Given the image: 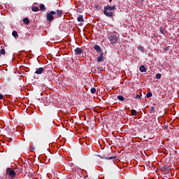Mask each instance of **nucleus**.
<instances>
[{
	"instance_id": "1",
	"label": "nucleus",
	"mask_w": 179,
	"mask_h": 179,
	"mask_svg": "<svg viewBox=\"0 0 179 179\" xmlns=\"http://www.w3.org/2000/svg\"><path fill=\"white\" fill-rule=\"evenodd\" d=\"M116 8L117 6H106L103 7V14L107 17H113L114 16V10Z\"/></svg>"
},
{
	"instance_id": "2",
	"label": "nucleus",
	"mask_w": 179,
	"mask_h": 179,
	"mask_svg": "<svg viewBox=\"0 0 179 179\" xmlns=\"http://www.w3.org/2000/svg\"><path fill=\"white\" fill-rule=\"evenodd\" d=\"M54 15H57V12L52 10L46 14V20L48 22H52L54 20Z\"/></svg>"
},
{
	"instance_id": "3",
	"label": "nucleus",
	"mask_w": 179,
	"mask_h": 179,
	"mask_svg": "<svg viewBox=\"0 0 179 179\" xmlns=\"http://www.w3.org/2000/svg\"><path fill=\"white\" fill-rule=\"evenodd\" d=\"M109 41H110V44L117 45V43H118V37L115 35H112L109 37Z\"/></svg>"
},
{
	"instance_id": "4",
	"label": "nucleus",
	"mask_w": 179,
	"mask_h": 179,
	"mask_svg": "<svg viewBox=\"0 0 179 179\" xmlns=\"http://www.w3.org/2000/svg\"><path fill=\"white\" fill-rule=\"evenodd\" d=\"M6 173H8V175L12 178H15L16 177V172H15V170L12 168H8L7 169Z\"/></svg>"
},
{
	"instance_id": "5",
	"label": "nucleus",
	"mask_w": 179,
	"mask_h": 179,
	"mask_svg": "<svg viewBox=\"0 0 179 179\" xmlns=\"http://www.w3.org/2000/svg\"><path fill=\"white\" fill-rule=\"evenodd\" d=\"M98 157H99L100 159H106V160H113V159H117V157L113 156V157H106V156H101V155H97Z\"/></svg>"
},
{
	"instance_id": "6",
	"label": "nucleus",
	"mask_w": 179,
	"mask_h": 179,
	"mask_svg": "<svg viewBox=\"0 0 179 179\" xmlns=\"http://www.w3.org/2000/svg\"><path fill=\"white\" fill-rule=\"evenodd\" d=\"M104 61V53L101 52L97 58V62H103Z\"/></svg>"
},
{
	"instance_id": "7",
	"label": "nucleus",
	"mask_w": 179,
	"mask_h": 179,
	"mask_svg": "<svg viewBox=\"0 0 179 179\" xmlns=\"http://www.w3.org/2000/svg\"><path fill=\"white\" fill-rule=\"evenodd\" d=\"M43 72H44V68L40 67L38 69H36L35 73L36 75H41V73H43Z\"/></svg>"
},
{
	"instance_id": "8",
	"label": "nucleus",
	"mask_w": 179,
	"mask_h": 179,
	"mask_svg": "<svg viewBox=\"0 0 179 179\" xmlns=\"http://www.w3.org/2000/svg\"><path fill=\"white\" fill-rule=\"evenodd\" d=\"M74 52L76 54V55H80V54H82V52H83V50H82L80 48H76L74 50Z\"/></svg>"
},
{
	"instance_id": "9",
	"label": "nucleus",
	"mask_w": 179,
	"mask_h": 179,
	"mask_svg": "<svg viewBox=\"0 0 179 179\" xmlns=\"http://www.w3.org/2000/svg\"><path fill=\"white\" fill-rule=\"evenodd\" d=\"M94 48L96 51V52H98V54H100V52H101V47H100L99 45H94Z\"/></svg>"
},
{
	"instance_id": "10",
	"label": "nucleus",
	"mask_w": 179,
	"mask_h": 179,
	"mask_svg": "<svg viewBox=\"0 0 179 179\" xmlns=\"http://www.w3.org/2000/svg\"><path fill=\"white\" fill-rule=\"evenodd\" d=\"M55 12L58 17H62V15H64V11H62V10H57Z\"/></svg>"
},
{
	"instance_id": "11",
	"label": "nucleus",
	"mask_w": 179,
	"mask_h": 179,
	"mask_svg": "<svg viewBox=\"0 0 179 179\" xmlns=\"http://www.w3.org/2000/svg\"><path fill=\"white\" fill-rule=\"evenodd\" d=\"M139 71L140 72H146L148 71V69H146V67H145L144 65H141L140 67H139Z\"/></svg>"
},
{
	"instance_id": "12",
	"label": "nucleus",
	"mask_w": 179,
	"mask_h": 179,
	"mask_svg": "<svg viewBox=\"0 0 179 179\" xmlns=\"http://www.w3.org/2000/svg\"><path fill=\"white\" fill-rule=\"evenodd\" d=\"M77 20L78 22H85V20L83 19V15H80L77 18Z\"/></svg>"
},
{
	"instance_id": "13",
	"label": "nucleus",
	"mask_w": 179,
	"mask_h": 179,
	"mask_svg": "<svg viewBox=\"0 0 179 179\" xmlns=\"http://www.w3.org/2000/svg\"><path fill=\"white\" fill-rule=\"evenodd\" d=\"M162 34H166L167 33V31H166V29L164 28H163V27H161L160 29H159Z\"/></svg>"
},
{
	"instance_id": "14",
	"label": "nucleus",
	"mask_w": 179,
	"mask_h": 179,
	"mask_svg": "<svg viewBox=\"0 0 179 179\" xmlns=\"http://www.w3.org/2000/svg\"><path fill=\"white\" fill-rule=\"evenodd\" d=\"M32 12H38L40 9L37 6H32L31 7Z\"/></svg>"
},
{
	"instance_id": "15",
	"label": "nucleus",
	"mask_w": 179,
	"mask_h": 179,
	"mask_svg": "<svg viewBox=\"0 0 179 179\" xmlns=\"http://www.w3.org/2000/svg\"><path fill=\"white\" fill-rule=\"evenodd\" d=\"M117 100H120V101H124L125 100V98L122 95H118L117 96Z\"/></svg>"
},
{
	"instance_id": "16",
	"label": "nucleus",
	"mask_w": 179,
	"mask_h": 179,
	"mask_svg": "<svg viewBox=\"0 0 179 179\" xmlns=\"http://www.w3.org/2000/svg\"><path fill=\"white\" fill-rule=\"evenodd\" d=\"M23 22L24 23V24H29V23H30V20H29V18H24Z\"/></svg>"
},
{
	"instance_id": "17",
	"label": "nucleus",
	"mask_w": 179,
	"mask_h": 179,
	"mask_svg": "<svg viewBox=\"0 0 179 179\" xmlns=\"http://www.w3.org/2000/svg\"><path fill=\"white\" fill-rule=\"evenodd\" d=\"M6 52L5 51V49H1L0 50V55H6Z\"/></svg>"
},
{
	"instance_id": "18",
	"label": "nucleus",
	"mask_w": 179,
	"mask_h": 179,
	"mask_svg": "<svg viewBox=\"0 0 179 179\" xmlns=\"http://www.w3.org/2000/svg\"><path fill=\"white\" fill-rule=\"evenodd\" d=\"M92 94H96V92H97V90H96V88L92 87L90 90Z\"/></svg>"
},
{
	"instance_id": "19",
	"label": "nucleus",
	"mask_w": 179,
	"mask_h": 179,
	"mask_svg": "<svg viewBox=\"0 0 179 179\" xmlns=\"http://www.w3.org/2000/svg\"><path fill=\"white\" fill-rule=\"evenodd\" d=\"M41 10H45V6H44V4H41L39 6Z\"/></svg>"
},
{
	"instance_id": "20",
	"label": "nucleus",
	"mask_w": 179,
	"mask_h": 179,
	"mask_svg": "<svg viewBox=\"0 0 179 179\" xmlns=\"http://www.w3.org/2000/svg\"><path fill=\"white\" fill-rule=\"evenodd\" d=\"M136 114H138V113L136 112V110L132 109L131 110V115L135 116V115H136Z\"/></svg>"
},
{
	"instance_id": "21",
	"label": "nucleus",
	"mask_w": 179,
	"mask_h": 179,
	"mask_svg": "<svg viewBox=\"0 0 179 179\" xmlns=\"http://www.w3.org/2000/svg\"><path fill=\"white\" fill-rule=\"evenodd\" d=\"M12 34H13V37H15V38H16V37H18L17 31H13L12 32Z\"/></svg>"
},
{
	"instance_id": "22",
	"label": "nucleus",
	"mask_w": 179,
	"mask_h": 179,
	"mask_svg": "<svg viewBox=\"0 0 179 179\" xmlns=\"http://www.w3.org/2000/svg\"><path fill=\"white\" fill-rule=\"evenodd\" d=\"M138 50H140L141 52H145V48L143 46H139Z\"/></svg>"
},
{
	"instance_id": "23",
	"label": "nucleus",
	"mask_w": 179,
	"mask_h": 179,
	"mask_svg": "<svg viewBox=\"0 0 179 179\" xmlns=\"http://www.w3.org/2000/svg\"><path fill=\"white\" fill-rule=\"evenodd\" d=\"M134 99H138V100H141V96L138 94H136V95L134 94Z\"/></svg>"
},
{
	"instance_id": "24",
	"label": "nucleus",
	"mask_w": 179,
	"mask_h": 179,
	"mask_svg": "<svg viewBox=\"0 0 179 179\" xmlns=\"http://www.w3.org/2000/svg\"><path fill=\"white\" fill-rule=\"evenodd\" d=\"M154 111H155V107L154 106H151L150 108V114H153Z\"/></svg>"
},
{
	"instance_id": "25",
	"label": "nucleus",
	"mask_w": 179,
	"mask_h": 179,
	"mask_svg": "<svg viewBox=\"0 0 179 179\" xmlns=\"http://www.w3.org/2000/svg\"><path fill=\"white\" fill-rule=\"evenodd\" d=\"M152 96H153V94H152V92H148L146 94V97L148 99H149L150 97H152Z\"/></svg>"
},
{
	"instance_id": "26",
	"label": "nucleus",
	"mask_w": 179,
	"mask_h": 179,
	"mask_svg": "<svg viewBox=\"0 0 179 179\" xmlns=\"http://www.w3.org/2000/svg\"><path fill=\"white\" fill-rule=\"evenodd\" d=\"M155 78H156V79H160V78H162V74H160V73H157V74L155 75Z\"/></svg>"
},
{
	"instance_id": "27",
	"label": "nucleus",
	"mask_w": 179,
	"mask_h": 179,
	"mask_svg": "<svg viewBox=\"0 0 179 179\" xmlns=\"http://www.w3.org/2000/svg\"><path fill=\"white\" fill-rule=\"evenodd\" d=\"M169 46H166L164 48V52H167V51H169Z\"/></svg>"
},
{
	"instance_id": "28",
	"label": "nucleus",
	"mask_w": 179,
	"mask_h": 179,
	"mask_svg": "<svg viewBox=\"0 0 179 179\" xmlns=\"http://www.w3.org/2000/svg\"><path fill=\"white\" fill-rule=\"evenodd\" d=\"M0 179H6V176H5V174H3L0 176Z\"/></svg>"
},
{
	"instance_id": "29",
	"label": "nucleus",
	"mask_w": 179,
	"mask_h": 179,
	"mask_svg": "<svg viewBox=\"0 0 179 179\" xmlns=\"http://www.w3.org/2000/svg\"><path fill=\"white\" fill-rule=\"evenodd\" d=\"M3 99V95L2 94H0V100H2Z\"/></svg>"
},
{
	"instance_id": "30",
	"label": "nucleus",
	"mask_w": 179,
	"mask_h": 179,
	"mask_svg": "<svg viewBox=\"0 0 179 179\" xmlns=\"http://www.w3.org/2000/svg\"><path fill=\"white\" fill-rule=\"evenodd\" d=\"M34 150V148H31V152H33Z\"/></svg>"
},
{
	"instance_id": "31",
	"label": "nucleus",
	"mask_w": 179,
	"mask_h": 179,
	"mask_svg": "<svg viewBox=\"0 0 179 179\" xmlns=\"http://www.w3.org/2000/svg\"><path fill=\"white\" fill-rule=\"evenodd\" d=\"M109 2H113V0H109Z\"/></svg>"
},
{
	"instance_id": "32",
	"label": "nucleus",
	"mask_w": 179,
	"mask_h": 179,
	"mask_svg": "<svg viewBox=\"0 0 179 179\" xmlns=\"http://www.w3.org/2000/svg\"><path fill=\"white\" fill-rule=\"evenodd\" d=\"M85 173H86V171H83Z\"/></svg>"
}]
</instances>
